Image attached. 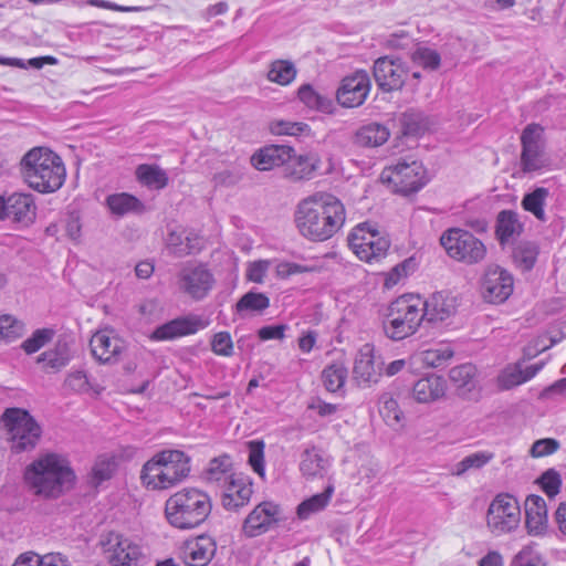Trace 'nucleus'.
<instances>
[{
  "mask_svg": "<svg viewBox=\"0 0 566 566\" xmlns=\"http://www.w3.org/2000/svg\"><path fill=\"white\" fill-rule=\"evenodd\" d=\"M319 165L321 158L317 153L307 151L296 155L292 148L289 160L284 163L283 174L286 178L294 181L308 180L319 168Z\"/></svg>",
  "mask_w": 566,
  "mask_h": 566,
  "instance_id": "22",
  "label": "nucleus"
},
{
  "mask_svg": "<svg viewBox=\"0 0 566 566\" xmlns=\"http://www.w3.org/2000/svg\"><path fill=\"white\" fill-rule=\"evenodd\" d=\"M525 523L530 534H542L547 526V507L545 500L531 494L525 500Z\"/></svg>",
  "mask_w": 566,
  "mask_h": 566,
  "instance_id": "28",
  "label": "nucleus"
},
{
  "mask_svg": "<svg viewBox=\"0 0 566 566\" xmlns=\"http://www.w3.org/2000/svg\"><path fill=\"white\" fill-rule=\"evenodd\" d=\"M21 174L30 188L41 193L59 190L66 170L61 157L46 147H34L21 159Z\"/></svg>",
  "mask_w": 566,
  "mask_h": 566,
  "instance_id": "2",
  "label": "nucleus"
},
{
  "mask_svg": "<svg viewBox=\"0 0 566 566\" xmlns=\"http://www.w3.org/2000/svg\"><path fill=\"white\" fill-rule=\"evenodd\" d=\"M112 566H132L140 556V547L118 533H109L102 543Z\"/></svg>",
  "mask_w": 566,
  "mask_h": 566,
  "instance_id": "18",
  "label": "nucleus"
},
{
  "mask_svg": "<svg viewBox=\"0 0 566 566\" xmlns=\"http://www.w3.org/2000/svg\"><path fill=\"white\" fill-rule=\"evenodd\" d=\"M334 493V486L327 485L326 489L318 494L304 500L297 506V516L301 520H307L312 514L317 513L325 509Z\"/></svg>",
  "mask_w": 566,
  "mask_h": 566,
  "instance_id": "40",
  "label": "nucleus"
},
{
  "mask_svg": "<svg viewBox=\"0 0 566 566\" xmlns=\"http://www.w3.org/2000/svg\"><path fill=\"white\" fill-rule=\"evenodd\" d=\"M559 449V442L553 438H545L536 440L531 450L530 454L533 458H542L556 452Z\"/></svg>",
  "mask_w": 566,
  "mask_h": 566,
  "instance_id": "60",
  "label": "nucleus"
},
{
  "mask_svg": "<svg viewBox=\"0 0 566 566\" xmlns=\"http://www.w3.org/2000/svg\"><path fill=\"white\" fill-rule=\"evenodd\" d=\"M35 210L36 207L31 195L13 193L7 198L6 219L29 224L35 218Z\"/></svg>",
  "mask_w": 566,
  "mask_h": 566,
  "instance_id": "29",
  "label": "nucleus"
},
{
  "mask_svg": "<svg viewBox=\"0 0 566 566\" xmlns=\"http://www.w3.org/2000/svg\"><path fill=\"white\" fill-rule=\"evenodd\" d=\"M380 370V367L375 363L374 346L370 344L363 345L355 358L354 379L359 386H368L378 381Z\"/></svg>",
  "mask_w": 566,
  "mask_h": 566,
  "instance_id": "24",
  "label": "nucleus"
},
{
  "mask_svg": "<svg viewBox=\"0 0 566 566\" xmlns=\"http://www.w3.org/2000/svg\"><path fill=\"white\" fill-rule=\"evenodd\" d=\"M296 73L295 65L291 61L276 60L270 64L268 80L280 85H287L295 78Z\"/></svg>",
  "mask_w": 566,
  "mask_h": 566,
  "instance_id": "46",
  "label": "nucleus"
},
{
  "mask_svg": "<svg viewBox=\"0 0 566 566\" xmlns=\"http://www.w3.org/2000/svg\"><path fill=\"white\" fill-rule=\"evenodd\" d=\"M373 74L382 92H392L403 86L408 70L400 59L381 56L375 61Z\"/></svg>",
  "mask_w": 566,
  "mask_h": 566,
  "instance_id": "16",
  "label": "nucleus"
},
{
  "mask_svg": "<svg viewBox=\"0 0 566 566\" xmlns=\"http://www.w3.org/2000/svg\"><path fill=\"white\" fill-rule=\"evenodd\" d=\"M74 473L56 454H45L27 467L24 480L32 492L43 497L56 499L71 488Z\"/></svg>",
  "mask_w": 566,
  "mask_h": 566,
  "instance_id": "3",
  "label": "nucleus"
},
{
  "mask_svg": "<svg viewBox=\"0 0 566 566\" xmlns=\"http://www.w3.org/2000/svg\"><path fill=\"white\" fill-rule=\"evenodd\" d=\"M71 360V355L66 344H57L53 349L43 352L38 356V364H45L46 367L60 370L65 367Z\"/></svg>",
  "mask_w": 566,
  "mask_h": 566,
  "instance_id": "44",
  "label": "nucleus"
},
{
  "mask_svg": "<svg viewBox=\"0 0 566 566\" xmlns=\"http://www.w3.org/2000/svg\"><path fill=\"white\" fill-rule=\"evenodd\" d=\"M370 87L371 83L368 73L364 70H358L342 80L336 91V99L343 107H358L366 101Z\"/></svg>",
  "mask_w": 566,
  "mask_h": 566,
  "instance_id": "15",
  "label": "nucleus"
},
{
  "mask_svg": "<svg viewBox=\"0 0 566 566\" xmlns=\"http://www.w3.org/2000/svg\"><path fill=\"white\" fill-rule=\"evenodd\" d=\"M440 244L449 258L467 265L481 263L488 252L485 244L480 239L461 228H449L443 231Z\"/></svg>",
  "mask_w": 566,
  "mask_h": 566,
  "instance_id": "7",
  "label": "nucleus"
},
{
  "mask_svg": "<svg viewBox=\"0 0 566 566\" xmlns=\"http://www.w3.org/2000/svg\"><path fill=\"white\" fill-rule=\"evenodd\" d=\"M292 154V147L286 145H270L251 157L252 166L260 171H268L274 167H284Z\"/></svg>",
  "mask_w": 566,
  "mask_h": 566,
  "instance_id": "27",
  "label": "nucleus"
},
{
  "mask_svg": "<svg viewBox=\"0 0 566 566\" xmlns=\"http://www.w3.org/2000/svg\"><path fill=\"white\" fill-rule=\"evenodd\" d=\"M209 495L196 488H185L166 501L165 514L174 527L189 530L203 523L211 513Z\"/></svg>",
  "mask_w": 566,
  "mask_h": 566,
  "instance_id": "5",
  "label": "nucleus"
},
{
  "mask_svg": "<svg viewBox=\"0 0 566 566\" xmlns=\"http://www.w3.org/2000/svg\"><path fill=\"white\" fill-rule=\"evenodd\" d=\"M544 367V363H538L523 367V361H516L505 366L496 378L497 387L502 390H510L517 387L537 375Z\"/></svg>",
  "mask_w": 566,
  "mask_h": 566,
  "instance_id": "25",
  "label": "nucleus"
},
{
  "mask_svg": "<svg viewBox=\"0 0 566 566\" xmlns=\"http://www.w3.org/2000/svg\"><path fill=\"white\" fill-rule=\"evenodd\" d=\"M521 145L520 166L524 174L539 171L548 165L545 155L544 129L541 125L528 124L522 132Z\"/></svg>",
  "mask_w": 566,
  "mask_h": 566,
  "instance_id": "12",
  "label": "nucleus"
},
{
  "mask_svg": "<svg viewBox=\"0 0 566 566\" xmlns=\"http://www.w3.org/2000/svg\"><path fill=\"white\" fill-rule=\"evenodd\" d=\"M347 368L343 363H333L322 371V380L329 392L339 391L347 379Z\"/></svg>",
  "mask_w": 566,
  "mask_h": 566,
  "instance_id": "41",
  "label": "nucleus"
},
{
  "mask_svg": "<svg viewBox=\"0 0 566 566\" xmlns=\"http://www.w3.org/2000/svg\"><path fill=\"white\" fill-rule=\"evenodd\" d=\"M54 335L55 332L52 328H39L21 344V348L28 355L34 354L48 345Z\"/></svg>",
  "mask_w": 566,
  "mask_h": 566,
  "instance_id": "51",
  "label": "nucleus"
},
{
  "mask_svg": "<svg viewBox=\"0 0 566 566\" xmlns=\"http://www.w3.org/2000/svg\"><path fill=\"white\" fill-rule=\"evenodd\" d=\"M231 462L228 455L214 458L210 461L205 474L210 482L227 483L232 475H229Z\"/></svg>",
  "mask_w": 566,
  "mask_h": 566,
  "instance_id": "50",
  "label": "nucleus"
},
{
  "mask_svg": "<svg viewBox=\"0 0 566 566\" xmlns=\"http://www.w3.org/2000/svg\"><path fill=\"white\" fill-rule=\"evenodd\" d=\"M379 412L384 420L390 424H398L401 420L402 412L398 402L389 394H382L379 398Z\"/></svg>",
  "mask_w": 566,
  "mask_h": 566,
  "instance_id": "54",
  "label": "nucleus"
},
{
  "mask_svg": "<svg viewBox=\"0 0 566 566\" xmlns=\"http://www.w3.org/2000/svg\"><path fill=\"white\" fill-rule=\"evenodd\" d=\"M389 130L378 123H370L363 126L356 134L357 143L361 146L377 147L385 144L389 138Z\"/></svg>",
  "mask_w": 566,
  "mask_h": 566,
  "instance_id": "37",
  "label": "nucleus"
},
{
  "mask_svg": "<svg viewBox=\"0 0 566 566\" xmlns=\"http://www.w3.org/2000/svg\"><path fill=\"white\" fill-rule=\"evenodd\" d=\"M253 493L252 484L243 476H231L226 483L222 505L226 510L238 511L247 505Z\"/></svg>",
  "mask_w": 566,
  "mask_h": 566,
  "instance_id": "26",
  "label": "nucleus"
},
{
  "mask_svg": "<svg viewBox=\"0 0 566 566\" xmlns=\"http://www.w3.org/2000/svg\"><path fill=\"white\" fill-rule=\"evenodd\" d=\"M346 211L342 201L329 193H315L301 200L294 221L298 232L307 240L323 242L344 226Z\"/></svg>",
  "mask_w": 566,
  "mask_h": 566,
  "instance_id": "1",
  "label": "nucleus"
},
{
  "mask_svg": "<svg viewBox=\"0 0 566 566\" xmlns=\"http://www.w3.org/2000/svg\"><path fill=\"white\" fill-rule=\"evenodd\" d=\"M444 391V379L436 375L419 379L412 388L416 400L424 403L439 399Z\"/></svg>",
  "mask_w": 566,
  "mask_h": 566,
  "instance_id": "32",
  "label": "nucleus"
},
{
  "mask_svg": "<svg viewBox=\"0 0 566 566\" xmlns=\"http://www.w3.org/2000/svg\"><path fill=\"white\" fill-rule=\"evenodd\" d=\"M411 60L415 64L423 69L436 71L441 64L440 54L430 48L419 46L411 53Z\"/></svg>",
  "mask_w": 566,
  "mask_h": 566,
  "instance_id": "53",
  "label": "nucleus"
},
{
  "mask_svg": "<svg viewBox=\"0 0 566 566\" xmlns=\"http://www.w3.org/2000/svg\"><path fill=\"white\" fill-rule=\"evenodd\" d=\"M269 265L270 262L264 260L251 263L247 271L248 280L254 283H262L269 270Z\"/></svg>",
  "mask_w": 566,
  "mask_h": 566,
  "instance_id": "63",
  "label": "nucleus"
},
{
  "mask_svg": "<svg viewBox=\"0 0 566 566\" xmlns=\"http://www.w3.org/2000/svg\"><path fill=\"white\" fill-rule=\"evenodd\" d=\"M510 566H546V562L533 546H524L512 558Z\"/></svg>",
  "mask_w": 566,
  "mask_h": 566,
  "instance_id": "55",
  "label": "nucleus"
},
{
  "mask_svg": "<svg viewBox=\"0 0 566 566\" xmlns=\"http://www.w3.org/2000/svg\"><path fill=\"white\" fill-rule=\"evenodd\" d=\"M90 347L93 357L99 363L114 364L119 360L125 349V344L112 331L103 329L92 336Z\"/></svg>",
  "mask_w": 566,
  "mask_h": 566,
  "instance_id": "20",
  "label": "nucleus"
},
{
  "mask_svg": "<svg viewBox=\"0 0 566 566\" xmlns=\"http://www.w3.org/2000/svg\"><path fill=\"white\" fill-rule=\"evenodd\" d=\"M512 274L499 265H489L481 280V293L489 303H503L513 293Z\"/></svg>",
  "mask_w": 566,
  "mask_h": 566,
  "instance_id": "14",
  "label": "nucleus"
},
{
  "mask_svg": "<svg viewBox=\"0 0 566 566\" xmlns=\"http://www.w3.org/2000/svg\"><path fill=\"white\" fill-rule=\"evenodd\" d=\"M286 331V325H270L259 329L258 335L262 340L282 339Z\"/></svg>",
  "mask_w": 566,
  "mask_h": 566,
  "instance_id": "64",
  "label": "nucleus"
},
{
  "mask_svg": "<svg viewBox=\"0 0 566 566\" xmlns=\"http://www.w3.org/2000/svg\"><path fill=\"white\" fill-rule=\"evenodd\" d=\"M458 308V300L450 292H436L427 300L422 298L423 319L434 324L453 316Z\"/></svg>",
  "mask_w": 566,
  "mask_h": 566,
  "instance_id": "21",
  "label": "nucleus"
},
{
  "mask_svg": "<svg viewBox=\"0 0 566 566\" xmlns=\"http://www.w3.org/2000/svg\"><path fill=\"white\" fill-rule=\"evenodd\" d=\"M209 322L201 316L189 314L174 318L158 327L150 335L155 342L172 340L187 335L196 334L208 326Z\"/></svg>",
  "mask_w": 566,
  "mask_h": 566,
  "instance_id": "17",
  "label": "nucleus"
},
{
  "mask_svg": "<svg viewBox=\"0 0 566 566\" xmlns=\"http://www.w3.org/2000/svg\"><path fill=\"white\" fill-rule=\"evenodd\" d=\"M280 506L264 501L258 504L244 518L242 532L248 537H256L266 533L279 521Z\"/></svg>",
  "mask_w": 566,
  "mask_h": 566,
  "instance_id": "19",
  "label": "nucleus"
},
{
  "mask_svg": "<svg viewBox=\"0 0 566 566\" xmlns=\"http://www.w3.org/2000/svg\"><path fill=\"white\" fill-rule=\"evenodd\" d=\"M424 168L417 160H399L386 167L380 175L384 182L389 184L395 192L408 195L418 191L426 184Z\"/></svg>",
  "mask_w": 566,
  "mask_h": 566,
  "instance_id": "10",
  "label": "nucleus"
},
{
  "mask_svg": "<svg viewBox=\"0 0 566 566\" xmlns=\"http://www.w3.org/2000/svg\"><path fill=\"white\" fill-rule=\"evenodd\" d=\"M2 421L12 450L23 452L35 448L41 437V428L28 411L19 408L7 409Z\"/></svg>",
  "mask_w": 566,
  "mask_h": 566,
  "instance_id": "8",
  "label": "nucleus"
},
{
  "mask_svg": "<svg viewBox=\"0 0 566 566\" xmlns=\"http://www.w3.org/2000/svg\"><path fill=\"white\" fill-rule=\"evenodd\" d=\"M454 355L450 344H438L437 346L420 353V360L423 365L438 368L446 365Z\"/></svg>",
  "mask_w": 566,
  "mask_h": 566,
  "instance_id": "42",
  "label": "nucleus"
},
{
  "mask_svg": "<svg viewBox=\"0 0 566 566\" xmlns=\"http://www.w3.org/2000/svg\"><path fill=\"white\" fill-rule=\"evenodd\" d=\"M25 331L24 323L12 315L0 316V338L10 343L20 338Z\"/></svg>",
  "mask_w": 566,
  "mask_h": 566,
  "instance_id": "52",
  "label": "nucleus"
},
{
  "mask_svg": "<svg viewBox=\"0 0 566 566\" xmlns=\"http://www.w3.org/2000/svg\"><path fill=\"white\" fill-rule=\"evenodd\" d=\"M537 482L549 497H554L556 494H558L562 485L560 475L554 469L545 471L537 480Z\"/></svg>",
  "mask_w": 566,
  "mask_h": 566,
  "instance_id": "58",
  "label": "nucleus"
},
{
  "mask_svg": "<svg viewBox=\"0 0 566 566\" xmlns=\"http://www.w3.org/2000/svg\"><path fill=\"white\" fill-rule=\"evenodd\" d=\"M476 368L472 364H463L450 369L449 377L460 390L471 391L475 387Z\"/></svg>",
  "mask_w": 566,
  "mask_h": 566,
  "instance_id": "43",
  "label": "nucleus"
},
{
  "mask_svg": "<svg viewBox=\"0 0 566 566\" xmlns=\"http://www.w3.org/2000/svg\"><path fill=\"white\" fill-rule=\"evenodd\" d=\"M217 551L216 542L210 536H198L187 541L180 556L188 566H206L212 559Z\"/></svg>",
  "mask_w": 566,
  "mask_h": 566,
  "instance_id": "23",
  "label": "nucleus"
},
{
  "mask_svg": "<svg viewBox=\"0 0 566 566\" xmlns=\"http://www.w3.org/2000/svg\"><path fill=\"white\" fill-rule=\"evenodd\" d=\"M167 249L177 258L196 253L200 250L198 238L184 235L182 232L171 231L167 237Z\"/></svg>",
  "mask_w": 566,
  "mask_h": 566,
  "instance_id": "35",
  "label": "nucleus"
},
{
  "mask_svg": "<svg viewBox=\"0 0 566 566\" xmlns=\"http://www.w3.org/2000/svg\"><path fill=\"white\" fill-rule=\"evenodd\" d=\"M310 130V126L302 122L276 120L271 124V132L275 135L300 136Z\"/></svg>",
  "mask_w": 566,
  "mask_h": 566,
  "instance_id": "56",
  "label": "nucleus"
},
{
  "mask_svg": "<svg viewBox=\"0 0 566 566\" xmlns=\"http://www.w3.org/2000/svg\"><path fill=\"white\" fill-rule=\"evenodd\" d=\"M177 284L181 293L200 301L212 290L214 277L205 265L187 263L178 272Z\"/></svg>",
  "mask_w": 566,
  "mask_h": 566,
  "instance_id": "13",
  "label": "nucleus"
},
{
  "mask_svg": "<svg viewBox=\"0 0 566 566\" xmlns=\"http://www.w3.org/2000/svg\"><path fill=\"white\" fill-rule=\"evenodd\" d=\"M136 177L143 185L154 188L164 189L168 185V176L164 169L157 165L143 164L136 168Z\"/></svg>",
  "mask_w": 566,
  "mask_h": 566,
  "instance_id": "38",
  "label": "nucleus"
},
{
  "mask_svg": "<svg viewBox=\"0 0 566 566\" xmlns=\"http://www.w3.org/2000/svg\"><path fill=\"white\" fill-rule=\"evenodd\" d=\"M537 254V248L535 245L527 244L517 249L515 258L525 270H531L536 262Z\"/></svg>",
  "mask_w": 566,
  "mask_h": 566,
  "instance_id": "61",
  "label": "nucleus"
},
{
  "mask_svg": "<svg viewBox=\"0 0 566 566\" xmlns=\"http://www.w3.org/2000/svg\"><path fill=\"white\" fill-rule=\"evenodd\" d=\"M523 230L522 223L518 221V216L512 210H503L499 213L496 219V237L501 244H505L515 235H518Z\"/></svg>",
  "mask_w": 566,
  "mask_h": 566,
  "instance_id": "33",
  "label": "nucleus"
},
{
  "mask_svg": "<svg viewBox=\"0 0 566 566\" xmlns=\"http://www.w3.org/2000/svg\"><path fill=\"white\" fill-rule=\"evenodd\" d=\"M300 101L308 108L323 112L326 114L333 113V101L316 92L312 85L304 84L297 91Z\"/></svg>",
  "mask_w": 566,
  "mask_h": 566,
  "instance_id": "34",
  "label": "nucleus"
},
{
  "mask_svg": "<svg viewBox=\"0 0 566 566\" xmlns=\"http://www.w3.org/2000/svg\"><path fill=\"white\" fill-rule=\"evenodd\" d=\"M548 197L547 188L537 187L523 197L521 205L525 211L532 213L538 221L545 222L547 217L544 207Z\"/></svg>",
  "mask_w": 566,
  "mask_h": 566,
  "instance_id": "36",
  "label": "nucleus"
},
{
  "mask_svg": "<svg viewBox=\"0 0 566 566\" xmlns=\"http://www.w3.org/2000/svg\"><path fill=\"white\" fill-rule=\"evenodd\" d=\"M190 471V458L185 452L163 450L143 465L140 480L149 490H168L186 480Z\"/></svg>",
  "mask_w": 566,
  "mask_h": 566,
  "instance_id": "4",
  "label": "nucleus"
},
{
  "mask_svg": "<svg viewBox=\"0 0 566 566\" xmlns=\"http://www.w3.org/2000/svg\"><path fill=\"white\" fill-rule=\"evenodd\" d=\"M211 350L219 356L230 357L233 354V342L229 332H219L213 335Z\"/></svg>",
  "mask_w": 566,
  "mask_h": 566,
  "instance_id": "59",
  "label": "nucleus"
},
{
  "mask_svg": "<svg viewBox=\"0 0 566 566\" xmlns=\"http://www.w3.org/2000/svg\"><path fill=\"white\" fill-rule=\"evenodd\" d=\"M270 306L269 297L263 293L248 292L235 304L238 313L263 312Z\"/></svg>",
  "mask_w": 566,
  "mask_h": 566,
  "instance_id": "49",
  "label": "nucleus"
},
{
  "mask_svg": "<svg viewBox=\"0 0 566 566\" xmlns=\"http://www.w3.org/2000/svg\"><path fill=\"white\" fill-rule=\"evenodd\" d=\"M428 118L420 111L408 109L401 116V126L405 135H420L428 128Z\"/></svg>",
  "mask_w": 566,
  "mask_h": 566,
  "instance_id": "47",
  "label": "nucleus"
},
{
  "mask_svg": "<svg viewBox=\"0 0 566 566\" xmlns=\"http://www.w3.org/2000/svg\"><path fill=\"white\" fill-rule=\"evenodd\" d=\"M249 463L260 476L264 475V442L253 440L249 442Z\"/></svg>",
  "mask_w": 566,
  "mask_h": 566,
  "instance_id": "57",
  "label": "nucleus"
},
{
  "mask_svg": "<svg viewBox=\"0 0 566 566\" xmlns=\"http://www.w3.org/2000/svg\"><path fill=\"white\" fill-rule=\"evenodd\" d=\"M331 467V460L316 447L303 451L300 462V471L306 478H323Z\"/></svg>",
  "mask_w": 566,
  "mask_h": 566,
  "instance_id": "30",
  "label": "nucleus"
},
{
  "mask_svg": "<svg viewBox=\"0 0 566 566\" xmlns=\"http://www.w3.org/2000/svg\"><path fill=\"white\" fill-rule=\"evenodd\" d=\"M12 566H70L61 554L41 556L34 552H25L18 556Z\"/></svg>",
  "mask_w": 566,
  "mask_h": 566,
  "instance_id": "39",
  "label": "nucleus"
},
{
  "mask_svg": "<svg viewBox=\"0 0 566 566\" xmlns=\"http://www.w3.org/2000/svg\"><path fill=\"white\" fill-rule=\"evenodd\" d=\"M116 470V462L109 457H98L92 468L90 474V483L93 486H98L106 480H109Z\"/></svg>",
  "mask_w": 566,
  "mask_h": 566,
  "instance_id": "48",
  "label": "nucleus"
},
{
  "mask_svg": "<svg viewBox=\"0 0 566 566\" xmlns=\"http://www.w3.org/2000/svg\"><path fill=\"white\" fill-rule=\"evenodd\" d=\"M520 522L521 507L514 496L502 493L492 500L486 512V526L493 535L511 533Z\"/></svg>",
  "mask_w": 566,
  "mask_h": 566,
  "instance_id": "9",
  "label": "nucleus"
},
{
  "mask_svg": "<svg viewBox=\"0 0 566 566\" xmlns=\"http://www.w3.org/2000/svg\"><path fill=\"white\" fill-rule=\"evenodd\" d=\"M423 321L422 297L403 294L388 305L382 328L388 338L402 340L416 334Z\"/></svg>",
  "mask_w": 566,
  "mask_h": 566,
  "instance_id": "6",
  "label": "nucleus"
},
{
  "mask_svg": "<svg viewBox=\"0 0 566 566\" xmlns=\"http://www.w3.org/2000/svg\"><path fill=\"white\" fill-rule=\"evenodd\" d=\"M493 457L494 454L488 451H480L469 454L452 467L451 474L454 476H462L469 470L481 469L488 464L493 459Z\"/></svg>",
  "mask_w": 566,
  "mask_h": 566,
  "instance_id": "45",
  "label": "nucleus"
},
{
  "mask_svg": "<svg viewBox=\"0 0 566 566\" xmlns=\"http://www.w3.org/2000/svg\"><path fill=\"white\" fill-rule=\"evenodd\" d=\"M105 203L109 212L116 218L129 213L139 214L145 211V205L137 197L127 192L112 193L106 197Z\"/></svg>",
  "mask_w": 566,
  "mask_h": 566,
  "instance_id": "31",
  "label": "nucleus"
},
{
  "mask_svg": "<svg viewBox=\"0 0 566 566\" xmlns=\"http://www.w3.org/2000/svg\"><path fill=\"white\" fill-rule=\"evenodd\" d=\"M64 385L75 392H85L90 388L87 376L81 370L69 374Z\"/></svg>",
  "mask_w": 566,
  "mask_h": 566,
  "instance_id": "62",
  "label": "nucleus"
},
{
  "mask_svg": "<svg viewBox=\"0 0 566 566\" xmlns=\"http://www.w3.org/2000/svg\"><path fill=\"white\" fill-rule=\"evenodd\" d=\"M348 245L361 261L373 263L384 258L390 247L387 238L367 223L358 224L348 234Z\"/></svg>",
  "mask_w": 566,
  "mask_h": 566,
  "instance_id": "11",
  "label": "nucleus"
}]
</instances>
